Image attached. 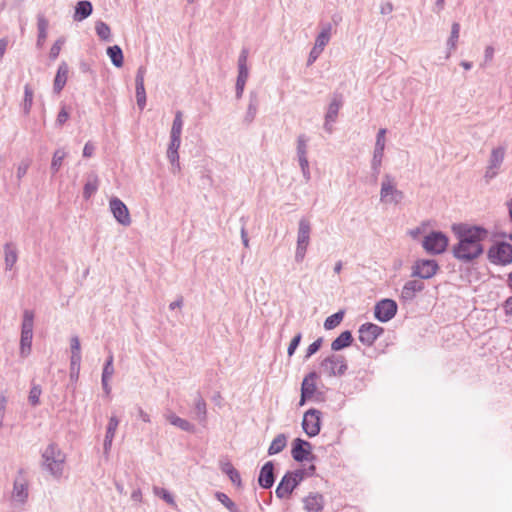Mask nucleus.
I'll return each mask as SVG.
<instances>
[{
    "mask_svg": "<svg viewBox=\"0 0 512 512\" xmlns=\"http://www.w3.org/2000/svg\"><path fill=\"white\" fill-rule=\"evenodd\" d=\"M113 354L110 353L103 367L102 378L110 379L114 374Z\"/></svg>",
    "mask_w": 512,
    "mask_h": 512,
    "instance_id": "864d4df0",
    "label": "nucleus"
},
{
    "mask_svg": "<svg viewBox=\"0 0 512 512\" xmlns=\"http://www.w3.org/2000/svg\"><path fill=\"white\" fill-rule=\"evenodd\" d=\"M110 210L116 221L123 225L129 226L131 224V217L129 210L125 203L117 197H113L109 201Z\"/></svg>",
    "mask_w": 512,
    "mask_h": 512,
    "instance_id": "f8f14e48",
    "label": "nucleus"
},
{
    "mask_svg": "<svg viewBox=\"0 0 512 512\" xmlns=\"http://www.w3.org/2000/svg\"><path fill=\"white\" fill-rule=\"evenodd\" d=\"M220 469L226 474L233 484L240 486L241 485V477L239 472L233 467L230 461L221 460L220 461Z\"/></svg>",
    "mask_w": 512,
    "mask_h": 512,
    "instance_id": "c756f323",
    "label": "nucleus"
},
{
    "mask_svg": "<svg viewBox=\"0 0 512 512\" xmlns=\"http://www.w3.org/2000/svg\"><path fill=\"white\" fill-rule=\"evenodd\" d=\"M353 342L352 333L349 330L343 331L337 338L331 343V349L333 351H340L344 348L349 347Z\"/></svg>",
    "mask_w": 512,
    "mask_h": 512,
    "instance_id": "cd10ccee",
    "label": "nucleus"
},
{
    "mask_svg": "<svg viewBox=\"0 0 512 512\" xmlns=\"http://www.w3.org/2000/svg\"><path fill=\"white\" fill-rule=\"evenodd\" d=\"M64 43V40L63 39H58L54 44L53 46L51 47L50 49V53H49V57L52 59V60H55L58 56H59V53L61 51V47Z\"/></svg>",
    "mask_w": 512,
    "mask_h": 512,
    "instance_id": "052dcab7",
    "label": "nucleus"
},
{
    "mask_svg": "<svg viewBox=\"0 0 512 512\" xmlns=\"http://www.w3.org/2000/svg\"><path fill=\"white\" fill-rule=\"evenodd\" d=\"M318 378V374L315 371L308 373L301 384V396L299 405L303 406L307 400H310L316 393L315 380Z\"/></svg>",
    "mask_w": 512,
    "mask_h": 512,
    "instance_id": "4468645a",
    "label": "nucleus"
},
{
    "mask_svg": "<svg viewBox=\"0 0 512 512\" xmlns=\"http://www.w3.org/2000/svg\"><path fill=\"white\" fill-rule=\"evenodd\" d=\"M504 156H505L504 147L500 146V147L494 148L491 152L489 165L492 168H499L504 160Z\"/></svg>",
    "mask_w": 512,
    "mask_h": 512,
    "instance_id": "a19ab883",
    "label": "nucleus"
},
{
    "mask_svg": "<svg viewBox=\"0 0 512 512\" xmlns=\"http://www.w3.org/2000/svg\"><path fill=\"white\" fill-rule=\"evenodd\" d=\"M81 364L70 363V380L76 382L79 378Z\"/></svg>",
    "mask_w": 512,
    "mask_h": 512,
    "instance_id": "338daca9",
    "label": "nucleus"
},
{
    "mask_svg": "<svg viewBox=\"0 0 512 512\" xmlns=\"http://www.w3.org/2000/svg\"><path fill=\"white\" fill-rule=\"evenodd\" d=\"M341 106H342L341 98L338 96H335L328 106V110L325 115V120H327V122H335Z\"/></svg>",
    "mask_w": 512,
    "mask_h": 512,
    "instance_id": "f704fd0d",
    "label": "nucleus"
},
{
    "mask_svg": "<svg viewBox=\"0 0 512 512\" xmlns=\"http://www.w3.org/2000/svg\"><path fill=\"white\" fill-rule=\"evenodd\" d=\"M321 414L322 413L319 410L314 408L305 412L302 427L309 437H314L319 434L321 427Z\"/></svg>",
    "mask_w": 512,
    "mask_h": 512,
    "instance_id": "9d476101",
    "label": "nucleus"
},
{
    "mask_svg": "<svg viewBox=\"0 0 512 512\" xmlns=\"http://www.w3.org/2000/svg\"><path fill=\"white\" fill-rule=\"evenodd\" d=\"M153 492L156 496L162 498L166 503L170 504V505H173L174 504V498L173 496L169 493L168 490H166L165 488H161V487H158V486H154L153 487Z\"/></svg>",
    "mask_w": 512,
    "mask_h": 512,
    "instance_id": "603ef678",
    "label": "nucleus"
},
{
    "mask_svg": "<svg viewBox=\"0 0 512 512\" xmlns=\"http://www.w3.org/2000/svg\"><path fill=\"white\" fill-rule=\"evenodd\" d=\"M311 444L301 438H296L292 443L291 454L295 461L303 462L305 460H313L314 455H311Z\"/></svg>",
    "mask_w": 512,
    "mask_h": 512,
    "instance_id": "ddd939ff",
    "label": "nucleus"
},
{
    "mask_svg": "<svg viewBox=\"0 0 512 512\" xmlns=\"http://www.w3.org/2000/svg\"><path fill=\"white\" fill-rule=\"evenodd\" d=\"M311 223L309 219L302 217L298 223L297 244L309 246Z\"/></svg>",
    "mask_w": 512,
    "mask_h": 512,
    "instance_id": "5701e85b",
    "label": "nucleus"
},
{
    "mask_svg": "<svg viewBox=\"0 0 512 512\" xmlns=\"http://www.w3.org/2000/svg\"><path fill=\"white\" fill-rule=\"evenodd\" d=\"M258 107H259L258 93L256 91H251L249 93V101H248L247 111L243 118V122L246 125H250L254 121L256 114L258 112Z\"/></svg>",
    "mask_w": 512,
    "mask_h": 512,
    "instance_id": "4be33fe9",
    "label": "nucleus"
},
{
    "mask_svg": "<svg viewBox=\"0 0 512 512\" xmlns=\"http://www.w3.org/2000/svg\"><path fill=\"white\" fill-rule=\"evenodd\" d=\"M99 186V179L96 173L91 172L87 176V181L83 189V197L89 199L93 194L96 193Z\"/></svg>",
    "mask_w": 512,
    "mask_h": 512,
    "instance_id": "7c9ffc66",
    "label": "nucleus"
},
{
    "mask_svg": "<svg viewBox=\"0 0 512 512\" xmlns=\"http://www.w3.org/2000/svg\"><path fill=\"white\" fill-rule=\"evenodd\" d=\"M344 312L338 311L334 313L333 315L327 317L324 321V328L326 330H332L336 328L343 320Z\"/></svg>",
    "mask_w": 512,
    "mask_h": 512,
    "instance_id": "c03bdc74",
    "label": "nucleus"
},
{
    "mask_svg": "<svg viewBox=\"0 0 512 512\" xmlns=\"http://www.w3.org/2000/svg\"><path fill=\"white\" fill-rule=\"evenodd\" d=\"M6 405H7V398L4 395H1L0 396V429L4 425Z\"/></svg>",
    "mask_w": 512,
    "mask_h": 512,
    "instance_id": "69168bd1",
    "label": "nucleus"
},
{
    "mask_svg": "<svg viewBox=\"0 0 512 512\" xmlns=\"http://www.w3.org/2000/svg\"><path fill=\"white\" fill-rule=\"evenodd\" d=\"M286 444H287V437L285 436V434L277 435L273 439L272 443L270 444V446L268 448V454L274 455V454L280 453L286 447Z\"/></svg>",
    "mask_w": 512,
    "mask_h": 512,
    "instance_id": "c9c22d12",
    "label": "nucleus"
},
{
    "mask_svg": "<svg viewBox=\"0 0 512 512\" xmlns=\"http://www.w3.org/2000/svg\"><path fill=\"white\" fill-rule=\"evenodd\" d=\"M107 55L109 56L112 64L119 68L123 66L124 57L122 49L118 45L109 46L107 48Z\"/></svg>",
    "mask_w": 512,
    "mask_h": 512,
    "instance_id": "72a5a7b5",
    "label": "nucleus"
},
{
    "mask_svg": "<svg viewBox=\"0 0 512 512\" xmlns=\"http://www.w3.org/2000/svg\"><path fill=\"white\" fill-rule=\"evenodd\" d=\"M167 421L170 422V424L178 427L179 429L185 431L194 433L195 432V426L190 423L188 420L180 418L179 416L175 415L174 413H169L165 415Z\"/></svg>",
    "mask_w": 512,
    "mask_h": 512,
    "instance_id": "c85d7f7f",
    "label": "nucleus"
},
{
    "mask_svg": "<svg viewBox=\"0 0 512 512\" xmlns=\"http://www.w3.org/2000/svg\"><path fill=\"white\" fill-rule=\"evenodd\" d=\"M32 339H33L32 333H21L20 355L22 357H26L30 354L31 346H32Z\"/></svg>",
    "mask_w": 512,
    "mask_h": 512,
    "instance_id": "ea45409f",
    "label": "nucleus"
},
{
    "mask_svg": "<svg viewBox=\"0 0 512 512\" xmlns=\"http://www.w3.org/2000/svg\"><path fill=\"white\" fill-rule=\"evenodd\" d=\"M308 246L306 245H296V251H295V261L298 263H301L303 259L305 258L306 252H307Z\"/></svg>",
    "mask_w": 512,
    "mask_h": 512,
    "instance_id": "680f3d73",
    "label": "nucleus"
},
{
    "mask_svg": "<svg viewBox=\"0 0 512 512\" xmlns=\"http://www.w3.org/2000/svg\"><path fill=\"white\" fill-rule=\"evenodd\" d=\"M145 73V67L140 66L137 70L135 78L137 105L141 110H143L146 105V92L144 87Z\"/></svg>",
    "mask_w": 512,
    "mask_h": 512,
    "instance_id": "6ab92c4d",
    "label": "nucleus"
},
{
    "mask_svg": "<svg viewBox=\"0 0 512 512\" xmlns=\"http://www.w3.org/2000/svg\"><path fill=\"white\" fill-rule=\"evenodd\" d=\"M66 455L55 443L49 444L42 452V466L53 477L63 475Z\"/></svg>",
    "mask_w": 512,
    "mask_h": 512,
    "instance_id": "f03ea898",
    "label": "nucleus"
},
{
    "mask_svg": "<svg viewBox=\"0 0 512 512\" xmlns=\"http://www.w3.org/2000/svg\"><path fill=\"white\" fill-rule=\"evenodd\" d=\"M289 475L292 476V478L294 480H297V484L299 485L306 476V470L304 469H298V470H295V471H289L287 472Z\"/></svg>",
    "mask_w": 512,
    "mask_h": 512,
    "instance_id": "e2e57ef3",
    "label": "nucleus"
},
{
    "mask_svg": "<svg viewBox=\"0 0 512 512\" xmlns=\"http://www.w3.org/2000/svg\"><path fill=\"white\" fill-rule=\"evenodd\" d=\"M34 326V312L31 310H25L23 312V320L21 326V333H32Z\"/></svg>",
    "mask_w": 512,
    "mask_h": 512,
    "instance_id": "79ce46f5",
    "label": "nucleus"
},
{
    "mask_svg": "<svg viewBox=\"0 0 512 512\" xmlns=\"http://www.w3.org/2000/svg\"><path fill=\"white\" fill-rule=\"evenodd\" d=\"M216 499L223 504L230 512H241L238 506L223 492H216Z\"/></svg>",
    "mask_w": 512,
    "mask_h": 512,
    "instance_id": "49530a36",
    "label": "nucleus"
},
{
    "mask_svg": "<svg viewBox=\"0 0 512 512\" xmlns=\"http://www.w3.org/2000/svg\"><path fill=\"white\" fill-rule=\"evenodd\" d=\"M301 339H302V334L300 332L297 333L292 338V340H291V342H290V344L288 346V349H287V354H288L289 357H291L295 353L297 347L299 346V344L301 342Z\"/></svg>",
    "mask_w": 512,
    "mask_h": 512,
    "instance_id": "bf43d9fd",
    "label": "nucleus"
},
{
    "mask_svg": "<svg viewBox=\"0 0 512 512\" xmlns=\"http://www.w3.org/2000/svg\"><path fill=\"white\" fill-rule=\"evenodd\" d=\"M387 130L385 128L379 129L376 136V143L373 152V158L371 161V169L373 172V176L376 179L378 174L380 173V167L382 164V159L384 156L385 149V135Z\"/></svg>",
    "mask_w": 512,
    "mask_h": 512,
    "instance_id": "0eeeda50",
    "label": "nucleus"
},
{
    "mask_svg": "<svg viewBox=\"0 0 512 512\" xmlns=\"http://www.w3.org/2000/svg\"><path fill=\"white\" fill-rule=\"evenodd\" d=\"M322 343H323L322 337L316 339L313 343H311L306 350L305 359H309L312 355L317 353L319 351V349L321 348Z\"/></svg>",
    "mask_w": 512,
    "mask_h": 512,
    "instance_id": "13d9d810",
    "label": "nucleus"
},
{
    "mask_svg": "<svg viewBox=\"0 0 512 512\" xmlns=\"http://www.w3.org/2000/svg\"><path fill=\"white\" fill-rule=\"evenodd\" d=\"M93 11V6L90 1L82 0L77 2L73 15L74 21L80 22L88 18Z\"/></svg>",
    "mask_w": 512,
    "mask_h": 512,
    "instance_id": "393cba45",
    "label": "nucleus"
},
{
    "mask_svg": "<svg viewBox=\"0 0 512 512\" xmlns=\"http://www.w3.org/2000/svg\"><path fill=\"white\" fill-rule=\"evenodd\" d=\"M18 260V252L15 245L12 242H8L4 245V262L5 269L11 270Z\"/></svg>",
    "mask_w": 512,
    "mask_h": 512,
    "instance_id": "a878e982",
    "label": "nucleus"
},
{
    "mask_svg": "<svg viewBox=\"0 0 512 512\" xmlns=\"http://www.w3.org/2000/svg\"><path fill=\"white\" fill-rule=\"evenodd\" d=\"M28 482L25 478H16L13 485L12 500L24 505L28 499Z\"/></svg>",
    "mask_w": 512,
    "mask_h": 512,
    "instance_id": "f3484780",
    "label": "nucleus"
},
{
    "mask_svg": "<svg viewBox=\"0 0 512 512\" xmlns=\"http://www.w3.org/2000/svg\"><path fill=\"white\" fill-rule=\"evenodd\" d=\"M459 33H460V24L457 22H454L451 26V33L447 40V47L449 51L455 50L457 47V42L459 39ZM450 56V52L447 54V58Z\"/></svg>",
    "mask_w": 512,
    "mask_h": 512,
    "instance_id": "58836bf2",
    "label": "nucleus"
},
{
    "mask_svg": "<svg viewBox=\"0 0 512 512\" xmlns=\"http://www.w3.org/2000/svg\"><path fill=\"white\" fill-rule=\"evenodd\" d=\"M193 413L194 418L198 420L200 424L205 425L207 421V405L199 391L196 392Z\"/></svg>",
    "mask_w": 512,
    "mask_h": 512,
    "instance_id": "b1692460",
    "label": "nucleus"
},
{
    "mask_svg": "<svg viewBox=\"0 0 512 512\" xmlns=\"http://www.w3.org/2000/svg\"><path fill=\"white\" fill-rule=\"evenodd\" d=\"M248 77H249V73L238 72V76H237V80H236V87H235V89H236L235 96L237 99H240L242 97Z\"/></svg>",
    "mask_w": 512,
    "mask_h": 512,
    "instance_id": "09e8293b",
    "label": "nucleus"
},
{
    "mask_svg": "<svg viewBox=\"0 0 512 512\" xmlns=\"http://www.w3.org/2000/svg\"><path fill=\"white\" fill-rule=\"evenodd\" d=\"M323 51L320 50V49H317L316 47H313L309 53V57H308V60H307V65H312L317 59L318 57L320 56V54L322 53Z\"/></svg>",
    "mask_w": 512,
    "mask_h": 512,
    "instance_id": "774afa93",
    "label": "nucleus"
},
{
    "mask_svg": "<svg viewBox=\"0 0 512 512\" xmlns=\"http://www.w3.org/2000/svg\"><path fill=\"white\" fill-rule=\"evenodd\" d=\"M66 156L67 153L63 148H59L54 152L50 166L53 175H55L60 170L63 160Z\"/></svg>",
    "mask_w": 512,
    "mask_h": 512,
    "instance_id": "4c0bfd02",
    "label": "nucleus"
},
{
    "mask_svg": "<svg viewBox=\"0 0 512 512\" xmlns=\"http://www.w3.org/2000/svg\"><path fill=\"white\" fill-rule=\"evenodd\" d=\"M458 243L453 246V256L465 263L478 258L484 251L481 244L488 237V231L481 226L460 224L453 227Z\"/></svg>",
    "mask_w": 512,
    "mask_h": 512,
    "instance_id": "f257e3e1",
    "label": "nucleus"
},
{
    "mask_svg": "<svg viewBox=\"0 0 512 512\" xmlns=\"http://www.w3.org/2000/svg\"><path fill=\"white\" fill-rule=\"evenodd\" d=\"M275 482L274 464L272 461L266 462L261 470L258 477L259 485L264 489H269Z\"/></svg>",
    "mask_w": 512,
    "mask_h": 512,
    "instance_id": "aec40b11",
    "label": "nucleus"
},
{
    "mask_svg": "<svg viewBox=\"0 0 512 512\" xmlns=\"http://www.w3.org/2000/svg\"><path fill=\"white\" fill-rule=\"evenodd\" d=\"M309 138L305 134H300L297 137L296 153L298 158L307 157Z\"/></svg>",
    "mask_w": 512,
    "mask_h": 512,
    "instance_id": "37998d69",
    "label": "nucleus"
},
{
    "mask_svg": "<svg viewBox=\"0 0 512 512\" xmlns=\"http://www.w3.org/2000/svg\"><path fill=\"white\" fill-rule=\"evenodd\" d=\"M488 258L493 264L507 265L512 262V245L501 242L493 245L488 251Z\"/></svg>",
    "mask_w": 512,
    "mask_h": 512,
    "instance_id": "423d86ee",
    "label": "nucleus"
},
{
    "mask_svg": "<svg viewBox=\"0 0 512 512\" xmlns=\"http://www.w3.org/2000/svg\"><path fill=\"white\" fill-rule=\"evenodd\" d=\"M48 26H49V22L45 18V16L43 14H38V16H37V28H38L37 46L38 47H41L47 38Z\"/></svg>",
    "mask_w": 512,
    "mask_h": 512,
    "instance_id": "473e14b6",
    "label": "nucleus"
},
{
    "mask_svg": "<svg viewBox=\"0 0 512 512\" xmlns=\"http://www.w3.org/2000/svg\"><path fill=\"white\" fill-rule=\"evenodd\" d=\"M71 358L70 363L81 364V346L77 336H73L70 340Z\"/></svg>",
    "mask_w": 512,
    "mask_h": 512,
    "instance_id": "e433bc0d",
    "label": "nucleus"
},
{
    "mask_svg": "<svg viewBox=\"0 0 512 512\" xmlns=\"http://www.w3.org/2000/svg\"><path fill=\"white\" fill-rule=\"evenodd\" d=\"M384 329L374 323H364L359 327V341L365 346H372Z\"/></svg>",
    "mask_w": 512,
    "mask_h": 512,
    "instance_id": "9b49d317",
    "label": "nucleus"
},
{
    "mask_svg": "<svg viewBox=\"0 0 512 512\" xmlns=\"http://www.w3.org/2000/svg\"><path fill=\"white\" fill-rule=\"evenodd\" d=\"M404 199V193L397 189L395 178L385 174L382 178L380 201L384 204L398 205Z\"/></svg>",
    "mask_w": 512,
    "mask_h": 512,
    "instance_id": "7ed1b4c3",
    "label": "nucleus"
},
{
    "mask_svg": "<svg viewBox=\"0 0 512 512\" xmlns=\"http://www.w3.org/2000/svg\"><path fill=\"white\" fill-rule=\"evenodd\" d=\"M183 129V113L182 111H176L175 117L172 123L170 135L181 137Z\"/></svg>",
    "mask_w": 512,
    "mask_h": 512,
    "instance_id": "a18cd8bd",
    "label": "nucleus"
},
{
    "mask_svg": "<svg viewBox=\"0 0 512 512\" xmlns=\"http://www.w3.org/2000/svg\"><path fill=\"white\" fill-rule=\"evenodd\" d=\"M306 512H321L324 508V498L319 493H310L303 499Z\"/></svg>",
    "mask_w": 512,
    "mask_h": 512,
    "instance_id": "412c9836",
    "label": "nucleus"
},
{
    "mask_svg": "<svg viewBox=\"0 0 512 512\" xmlns=\"http://www.w3.org/2000/svg\"><path fill=\"white\" fill-rule=\"evenodd\" d=\"M320 367L329 377L343 376L348 369L346 358L340 354H331L327 356L322 360Z\"/></svg>",
    "mask_w": 512,
    "mask_h": 512,
    "instance_id": "20e7f679",
    "label": "nucleus"
},
{
    "mask_svg": "<svg viewBox=\"0 0 512 512\" xmlns=\"http://www.w3.org/2000/svg\"><path fill=\"white\" fill-rule=\"evenodd\" d=\"M297 486V480H294L291 475L286 473L279 482L275 494L280 499L288 498Z\"/></svg>",
    "mask_w": 512,
    "mask_h": 512,
    "instance_id": "a211bd4d",
    "label": "nucleus"
},
{
    "mask_svg": "<svg viewBox=\"0 0 512 512\" xmlns=\"http://www.w3.org/2000/svg\"><path fill=\"white\" fill-rule=\"evenodd\" d=\"M119 425V419L116 416H111L106 429V437L114 438L116 430Z\"/></svg>",
    "mask_w": 512,
    "mask_h": 512,
    "instance_id": "5fc2aeb1",
    "label": "nucleus"
},
{
    "mask_svg": "<svg viewBox=\"0 0 512 512\" xmlns=\"http://www.w3.org/2000/svg\"><path fill=\"white\" fill-rule=\"evenodd\" d=\"M180 145L181 137L170 135V142L167 148V158L171 164L172 173L174 174L179 172L181 169L178 152Z\"/></svg>",
    "mask_w": 512,
    "mask_h": 512,
    "instance_id": "2eb2a0df",
    "label": "nucleus"
},
{
    "mask_svg": "<svg viewBox=\"0 0 512 512\" xmlns=\"http://www.w3.org/2000/svg\"><path fill=\"white\" fill-rule=\"evenodd\" d=\"M96 34L103 41L111 40L110 27L103 21H98L95 25Z\"/></svg>",
    "mask_w": 512,
    "mask_h": 512,
    "instance_id": "de8ad7c7",
    "label": "nucleus"
},
{
    "mask_svg": "<svg viewBox=\"0 0 512 512\" xmlns=\"http://www.w3.org/2000/svg\"><path fill=\"white\" fill-rule=\"evenodd\" d=\"M448 237L441 231H432L423 239V248L432 255L443 253L448 246Z\"/></svg>",
    "mask_w": 512,
    "mask_h": 512,
    "instance_id": "39448f33",
    "label": "nucleus"
},
{
    "mask_svg": "<svg viewBox=\"0 0 512 512\" xmlns=\"http://www.w3.org/2000/svg\"><path fill=\"white\" fill-rule=\"evenodd\" d=\"M397 303L389 298L378 301L374 307V316L380 322L390 321L397 313Z\"/></svg>",
    "mask_w": 512,
    "mask_h": 512,
    "instance_id": "1a4fd4ad",
    "label": "nucleus"
},
{
    "mask_svg": "<svg viewBox=\"0 0 512 512\" xmlns=\"http://www.w3.org/2000/svg\"><path fill=\"white\" fill-rule=\"evenodd\" d=\"M424 288L425 285L421 280H409L404 284L401 290L400 300L404 303L412 302L417 293L423 291Z\"/></svg>",
    "mask_w": 512,
    "mask_h": 512,
    "instance_id": "dca6fc26",
    "label": "nucleus"
},
{
    "mask_svg": "<svg viewBox=\"0 0 512 512\" xmlns=\"http://www.w3.org/2000/svg\"><path fill=\"white\" fill-rule=\"evenodd\" d=\"M439 265L436 260L432 259H419L412 267V277H419L421 279H430L438 271Z\"/></svg>",
    "mask_w": 512,
    "mask_h": 512,
    "instance_id": "6e6552de",
    "label": "nucleus"
},
{
    "mask_svg": "<svg viewBox=\"0 0 512 512\" xmlns=\"http://www.w3.org/2000/svg\"><path fill=\"white\" fill-rule=\"evenodd\" d=\"M41 394H42L41 386L38 385V384H33L31 389H30L29 396H28L29 403L32 406L39 405Z\"/></svg>",
    "mask_w": 512,
    "mask_h": 512,
    "instance_id": "3c124183",
    "label": "nucleus"
},
{
    "mask_svg": "<svg viewBox=\"0 0 512 512\" xmlns=\"http://www.w3.org/2000/svg\"><path fill=\"white\" fill-rule=\"evenodd\" d=\"M68 72H69V69H68L67 64L65 62L61 63L58 67V70H57V73H56V76L54 79V85H53L54 92L60 93L61 90L64 88L66 81H67Z\"/></svg>",
    "mask_w": 512,
    "mask_h": 512,
    "instance_id": "bb28decb",
    "label": "nucleus"
},
{
    "mask_svg": "<svg viewBox=\"0 0 512 512\" xmlns=\"http://www.w3.org/2000/svg\"><path fill=\"white\" fill-rule=\"evenodd\" d=\"M33 104V90L26 84L24 87V101H23V112L29 114Z\"/></svg>",
    "mask_w": 512,
    "mask_h": 512,
    "instance_id": "8fccbe9b",
    "label": "nucleus"
},
{
    "mask_svg": "<svg viewBox=\"0 0 512 512\" xmlns=\"http://www.w3.org/2000/svg\"><path fill=\"white\" fill-rule=\"evenodd\" d=\"M30 164H31L30 159H24L19 163V165L17 167V172H16V177H17L18 181H21V179L26 175V173L30 167Z\"/></svg>",
    "mask_w": 512,
    "mask_h": 512,
    "instance_id": "4d7b16f0",
    "label": "nucleus"
},
{
    "mask_svg": "<svg viewBox=\"0 0 512 512\" xmlns=\"http://www.w3.org/2000/svg\"><path fill=\"white\" fill-rule=\"evenodd\" d=\"M331 31H332V25L330 23L323 25L320 33L316 37L314 47L323 51L325 46L330 41Z\"/></svg>",
    "mask_w": 512,
    "mask_h": 512,
    "instance_id": "2f4dec72",
    "label": "nucleus"
},
{
    "mask_svg": "<svg viewBox=\"0 0 512 512\" xmlns=\"http://www.w3.org/2000/svg\"><path fill=\"white\" fill-rule=\"evenodd\" d=\"M248 50L243 49L238 58V72L249 73L247 67Z\"/></svg>",
    "mask_w": 512,
    "mask_h": 512,
    "instance_id": "6e6d98bb",
    "label": "nucleus"
},
{
    "mask_svg": "<svg viewBox=\"0 0 512 512\" xmlns=\"http://www.w3.org/2000/svg\"><path fill=\"white\" fill-rule=\"evenodd\" d=\"M68 118H69V112L63 106L57 115L56 125L62 126L68 120Z\"/></svg>",
    "mask_w": 512,
    "mask_h": 512,
    "instance_id": "0e129e2a",
    "label": "nucleus"
}]
</instances>
